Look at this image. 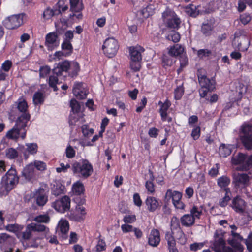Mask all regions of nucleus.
I'll list each match as a JSON object with an SVG mask.
<instances>
[{"label": "nucleus", "instance_id": "obj_1", "mask_svg": "<svg viewBox=\"0 0 252 252\" xmlns=\"http://www.w3.org/2000/svg\"><path fill=\"white\" fill-rule=\"evenodd\" d=\"M19 182V177L16 169L12 167L9 169L1 179V189L7 195Z\"/></svg>", "mask_w": 252, "mask_h": 252}, {"label": "nucleus", "instance_id": "obj_2", "mask_svg": "<svg viewBox=\"0 0 252 252\" xmlns=\"http://www.w3.org/2000/svg\"><path fill=\"white\" fill-rule=\"evenodd\" d=\"M71 169L74 174L84 179L90 177L93 172V166L86 159H82L80 162H74L72 164Z\"/></svg>", "mask_w": 252, "mask_h": 252}, {"label": "nucleus", "instance_id": "obj_3", "mask_svg": "<svg viewBox=\"0 0 252 252\" xmlns=\"http://www.w3.org/2000/svg\"><path fill=\"white\" fill-rule=\"evenodd\" d=\"M16 103L17 109L22 113L18 117L16 124L20 125L21 128H25L31 119V115L28 112V103L25 99L22 98L18 99Z\"/></svg>", "mask_w": 252, "mask_h": 252}, {"label": "nucleus", "instance_id": "obj_4", "mask_svg": "<svg viewBox=\"0 0 252 252\" xmlns=\"http://www.w3.org/2000/svg\"><path fill=\"white\" fill-rule=\"evenodd\" d=\"M70 64V62L65 60L59 63L57 66L53 69V73L57 76H50L48 79V84L50 87L53 88L54 91L58 90L56 85L59 84L57 76L61 75L63 71H68L69 70Z\"/></svg>", "mask_w": 252, "mask_h": 252}, {"label": "nucleus", "instance_id": "obj_5", "mask_svg": "<svg viewBox=\"0 0 252 252\" xmlns=\"http://www.w3.org/2000/svg\"><path fill=\"white\" fill-rule=\"evenodd\" d=\"M162 18L167 27L176 29L179 28L181 20L175 13L170 9L167 8L163 12Z\"/></svg>", "mask_w": 252, "mask_h": 252}, {"label": "nucleus", "instance_id": "obj_6", "mask_svg": "<svg viewBox=\"0 0 252 252\" xmlns=\"http://www.w3.org/2000/svg\"><path fill=\"white\" fill-rule=\"evenodd\" d=\"M251 177L248 174L236 173L233 175L232 184L237 190L245 189L250 184Z\"/></svg>", "mask_w": 252, "mask_h": 252}, {"label": "nucleus", "instance_id": "obj_7", "mask_svg": "<svg viewBox=\"0 0 252 252\" xmlns=\"http://www.w3.org/2000/svg\"><path fill=\"white\" fill-rule=\"evenodd\" d=\"M24 13L13 15L5 18L2 22L3 26L7 29L13 30L18 28L23 23Z\"/></svg>", "mask_w": 252, "mask_h": 252}, {"label": "nucleus", "instance_id": "obj_8", "mask_svg": "<svg viewBox=\"0 0 252 252\" xmlns=\"http://www.w3.org/2000/svg\"><path fill=\"white\" fill-rule=\"evenodd\" d=\"M119 48L118 42L114 38H108L105 40L102 49L104 54L109 58L114 56Z\"/></svg>", "mask_w": 252, "mask_h": 252}, {"label": "nucleus", "instance_id": "obj_9", "mask_svg": "<svg viewBox=\"0 0 252 252\" xmlns=\"http://www.w3.org/2000/svg\"><path fill=\"white\" fill-rule=\"evenodd\" d=\"M52 206L58 212L64 213L69 210L70 207V199L66 195L62 197L52 203Z\"/></svg>", "mask_w": 252, "mask_h": 252}, {"label": "nucleus", "instance_id": "obj_10", "mask_svg": "<svg viewBox=\"0 0 252 252\" xmlns=\"http://www.w3.org/2000/svg\"><path fill=\"white\" fill-rule=\"evenodd\" d=\"M25 146H21L19 149L25 159H27L30 155H34L38 151V146L35 143H26Z\"/></svg>", "mask_w": 252, "mask_h": 252}, {"label": "nucleus", "instance_id": "obj_11", "mask_svg": "<svg viewBox=\"0 0 252 252\" xmlns=\"http://www.w3.org/2000/svg\"><path fill=\"white\" fill-rule=\"evenodd\" d=\"M73 93L77 99H83L86 98L88 91L82 83L77 82L74 85Z\"/></svg>", "mask_w": 252, "mask_h": 252}, {"label": "nucleus", "instance_id": "obj_12", "mask_svg": "<svg viewBox=\"0 0 252 252\" xmlns=\"http://www.w3.org/2000/svg\"><path fill=\"white\" fill-rule=\"evenodd\" d=\"M198 81L201 87L207 88L210 90H214L215 83L213 80H210L204 75L197 74Z\"/></svg>", "mask_w": 252, "mask_h": 252}, {"label": "nucleus", "instance_id": "obj_13", "mask_svg": "<svg viewBox=\"0 0 252 252\" xmlns=\"http://www.w3.org/2000/svg\"><path fill=\"white\" fill-rule=\"evenodd\" d=\"M231 207L239 213H243L245 209V202L239 196L234 197L231 204Z\"/></svg>", "mask_w": 252, "mask_h": 252}, {"label": "nucleus", "instance_id": "obj_14", "mask_svg": "<svg viewBox=\"0 0 252 252\" xmlns=\"http://www.w3.org/2000/svg\"><path fill=\"white\" fill-rule=\"evenodd\" d=\"M35 169L32 163L27 165L22 172V176L27 181H31L35 177Z\"/></svg>", "mask_w": 252, "mask_h": 252}, {"label": "nucleus", "instance_id": "obj_15", "mask_svg": "<svg viewBox=\"0 0 252 252\" xmlns=\"http://www.w3.org/2000/svg\"><path fill=\"white\" fill-rule=\"evenodd\" d=\"M247 155L244 154L239 153L236 156H233L231 159L232 164L234 165H240L239 167H237L238 170H245V169H241L245 163L246 162Z\"/></svg>", "mask_w": 252, "mask_h": 252}, {"label": "nucleus", "instance_id": "obj_16", "mask_svg": "<svg viewBox=\"0 0 252 252\" xmlns=\"http://www.w3.org/2000/svg\"><path fill=\"white\" fill-rule=\"evenodd\" d=\"M160 241L159 231L157 229L152 230L148 239L149 244L153 247H157Z\"/></svg>", "mask_w": 252, "mask_h": 252}, {"label": "nucleus", "instance_id": "obj_17", "mask_svg": "<svg viewBox=\"0 0 252 252\" xmlns=\"http://www.w3.org/2000/svg\"><path fill=\"white\" fill-rule=\"evenodd\" d=\"M32 227L31 226L30 224L27 225L25 231H20L17 234V237L20 240H29L32 236L33 231L32 229Z\"/></svg>", "mask_w": 252, "mask_h": 252}, {"label": "nucleus", "instance_id": "obj_18", "mask_svg": "<svg viewBox=\"0 0 252 252\" xmlns=\"http://www.w3.org/2000/svg\"><path fill=\"white\" fill-rule=\"evenodd\" d=\"M51 188L52 194L57 196L63 193L64 186L59 181H55L51 184Z\"/></svg>", "mask_w": 252, "mask_h": 252}, {"label": "nucleus", "instance_id": "obj_19", "mask_svg": "<svg viewBox=\"0 0 252 252\" xmlns=\"http://www.w3.org/2000/svg\"><path fill=\"white\" fill-rule=\"evenodd\" d=\"M131 60L141 61L142 57L141 53L144 51V49L141 46L130 47L129 49Z\"/></svg>", "mask_w": 252, "mask_h": 252}, {"label": "nucleus", "instance_id": "obj_20", "mask_svg": "<svg viewBox=\"0 0 252 252\" xmlns=\"http://www.w3.org/2000/svg\"><path fill=\"white\" fill-rule=\"evenodd\" d=\"M145 203L150 212H154L159 206L158 200L154 197H148Z\"/></svg>", "mask_w": 252, "mask_h": 252}, {"label": "nucleus", "instance_id": "obj_21", "mask_svg": "<svg viewBox=\"0 0 252 252\" xmlns=\"http://www.w3.org/2000/svg\"><path fill=\"white\" fill-rule=\"evenodd\" d=\"M173 233H170L168 231L166 233L165 239L167 242L168 248L170 252L173 251L177 250L176 247L175 240L173 236Z\"/></svg>", "mask_w": 252, "mask_h": 252}, {"label": "nucleus", "instance_id": "obj_22", "mask_svg": "<svg viewBox=\"0 0 252 252\" xmlns=\"http://www.w3.org/2000/svg\"><path fill=\"white\" fill-rule=\"evenodd\" d=\"M59 226L60 232L62 233V237L64 239H66L67 238L66 234L69 229L68 221L65 220H61L59 222Z\"/></svg>", "mask_w": 252, "mask_h": 252}, {"label": "nucleus", "instance_id": "obj_23", "mask_svg": "<svg viewBox=\"0 0 252 252\" xmlns=\"http://www.w3.org/2000/svg\"><path fill=\"white\" fill-rule=\"evenodd\" d=\"M158 104L160 105L159 112L163 121H165L167 117V111L171 105V103L168 100H166L164 103L159 101Z\"/></svg>", "mask_w": 252, "mask_h": 252}, {"label": "nucleus", "instance_id": "obj_24", "mask_svg": "<svg viewBox=\"0 0 252 252\" xmlns=\"http://www.w3.org/2000/svg\"><path fill=\"white\" fill-rule=\"evenodd\" d=\"M182 225L186 227H190L192 226L195 222L194 218L190 214H185L183 215L180 219Z\"/></svg>", "mask_w": 252, "mask_h": 252}, {"label": "nucleus", "instance_id": "obj_25", "mask_svg": "<svg viewBox=\"0 0 252 252\" xmlns=\"http://www.w3.org/2000/svg\"><path fill=\"white\" fill-rule=\"evenodd\" d=\"M231 182L230 179L226 176H222L217 179V185L224 191L226 189H230L228 187Z\"/></svg>", "mask_w": 252, "mask_h": 252}, {"label": "nucleus", "instance_id": "obj_26", "mask_svg": "<svg viewBox=\"0 0 252 252\" xmlns=\"http://www.w3.org/2000/svg\"><path fill=\"white\" fill-rule=\"evenodd\" d=\"M237 48L241 51L247 50L250 44L249 36L244 37L243 39L239 40L236 42Z\"/></svg>", "mask_w": 252, "mask_h": 252}, {"label": "nucleus", "instance_id": "obj_27", "mask_svg": "<svg viewBox=\"0 0 252 252\" xmlns=\"http://www.w3.org/2000/svg\"><path fill=\"white\" fill-rule=\"evenodd\" d=\"M16 125L19 126L20 128H15V126H14L11 129L9 130L6 133V137L10 139H17L18 138L20 131L22 129H24L25 128H21L20 125H17L16 123Z\"/></svg>", "mask_w": 252, "mask_h": 252}, {"label": "nucleus", "instance_id": "obj_28", "mask_svg": "<svg viewBox=\"0 0 252 252\" xmlns=\"http://www.w3.org/2000/svg\"><path fill=\"white\" fill-rule=\"evenodd\" d=\"M241 140L245 146L248 150L252 149V134L243 135L241 136Z\"/></svg>", "mask_w": 252, "mask_h": 252}, {"label": "nucleus", "instance_id": "obj_29", "mask_svg": "<svg viewBox=\"0 0 252 252\" xmlns=\"http://www.w3.org/2000/svg\"><path fill=\"white\" fill-rule=\"evenodd\" d=\"M45 98L43 93L40 91L36 92L33 96V103L37 106L43 104L44 102Z\"/></svg>", "mask_w": 252, "mask_h": 252}, {"label": "nucleus", "instance_id": "obj_30", "mask_svg": "<svg viewBox=\"0 0 252 252\" xmlns=\"http://www.w3.org/2000/svg\"><path fill=\"white\" fill-rule=\"evenodd\" d=\"M225 245V242L222 237L216 239L212 247L216 252H222V250Z\"/></svg>", "mask_w": 252, "mask_h": 252}, {"label": "nucleus", "instance_id": "obj_31", "mask_svg": "<svg viewBox=\"0 0 252 252\" xmlns=\"http://www.w3.org/2000/svg\"><path fill=\"white\" fill-rule=\"evenodd\" d=\"M224 196L219 201V204L220 207H225L232 197V193L230 189H225Z\"/></svg>", "mask_w": 252, "mask_h": 252}, {"label": "nucleus", "instance_id": "obj_32", "mask_svg": "<svg viewBox=\"0 0 252 252\" xmlns=\"http://www.w3.org/2000/svg\"><path fill=\"white\" fill-rule=\"evenodd\" d=\"M85 188L82 183L77 181L72 186V191L76 195H81L84 193Z\"/></svg>", "mask_w": 252, "mask_h": 252}, {"label": "nucleus", "instance_id": "obj_33", "mask_svg": "<svg viewBox=\"0 0 252 252\" xmlns=\"http://www.w3.org/2000/svg\"><path fill=\"white\" fill-rule=\"evenodd\" d=\"M231 152V145H226L224 144H221L219 148V154L223 157H226L230 155Z\"/></svg>", "mask_w": 252, "mask_h": 252}, {"label": "nucleus", "instance_id": "obj_34", "mask_svg": "<svg viewBox=\"0 0 252 252\" xmlns=\"http://www.w3.org/2000/svg\"><path fill=\"white\" fill-rule=\"evenodd\" d=\"M248 36V34L245 30L243 29H238L234 33L233 43L236 45V42H237L238 40L243 39L244 37H247Z\"/></svg>", "mask_w": 252, "mask_h": 252}, {"label": "nucleus", "instance_id": "obj_35", "mask_svg": "<svg viewBox=\"0 0 252 252\" xmlns=\"http://www.w3.org/2000/svg\"><path fill=\"white\" fill-rule=\"evenodd\" d=\"M57 4L59 9L56 10L55 11L52 10L51 11V13H52V16L59 14L61 13L62 12H64L68 9V6L67 5H65L64 0H59Z\"/></svg>", "mask_w": 252, "mask_h": 252}, {"label": "nucleus", "instance_id": "obj_36", "mask_svg": "<svg viewBox=\"0 0 252 252\" xmlns=\"http://www.w3.org/2000/svg\"><path fill=\"white\" fill-rule=\"evenodd\" d=\"M184 49L183 46L181 45L177 44L173 47L171 48L169 50L168 54L171 56H178L181 54H182L184 52Z\"/></svg>", "mask_w": 252, "mask_h": 252}, {"label": "nucleus", "instance_id": "obj_37", "mask_svg": "<svg viewBox=\"0 0 252 252\" xmlns=\"http://www.w3.org/2000/svg\"><path fill=\"white\" fill-rule=\"evenodd\" d=\"M69 69L71 70L69 73V75L73 77L78 75L80 71V66L79 63L76 62H71L70 64Z\"/></svg>", "mask_w": 252, "mask_h": 252}, {"label": "nucleus", "instance_id": "obj_38", "mask_svg": "<svg viewBox=\"0 0 252 252\" xmlns=\"http://www.w3.org/2000/svg\"><path fill=\"white\" fill-rule=\"evenodd\" d=\"M70 11L79 12L83 8L82 4H79V0H70Z\"/></svg>", "mask_w": 252, "mask_h": 252}, {"label": "nucleus", "instance_id": "obj_39", "mask_svg": "<svg viewBox=\"0 0 252 252\" xmlns=\"http://www.w3.org/2000/svg\"><path fill=\"white\" fill-rule=\"evenodd\" d=\"M180 35L178 32L175 30H171L168 32V35L166 36V39L168 40L173 41L174 43H177L179 41L180 39Z\"/></svg>", "mask_w": 252, "mask_h": 252}, {"label": "nucleus", "instance_id": "obj_40", "mask_svg": "<svg viewBox=\"0 0 252 252\" xmlns=\"http://www.w3.org/2000/svg\"><path fill=\"white\" fill-rule=\"evenodd\" d=\"M166 196L172 197L173 203L181 200L182 198V194L180 192L174 191L172 192L170 189L167 190Z\"/></svg>", "mask_w": 252, "mask_h": 252}, {"label": "nucleus", "instance_id": "obj_41", "mask_svg": "<svg viewBox=\"0 0 252 252\" xmlns=\"http://www.w3.org/2000/svg\"><path fill=\"white\" fill-rule=\"evenodd\" d=\"M171 232L170 233L174 234V231H178L180 230L181 229L180 221L179 219L177 217L174 216L172 218L171 220Z\"/></svg>", "mask_w": 252, "mask_h": 252}, {"label": "nucleus", "instance_id": "obj_42", "mask_svg": "<svg viewBox=\"0 0 252 252\" xmlns=\"http://www.w3.org/2000/svg\"><path fill=\"white\" fill-rule=\"evenodd\" d=\"M213 27L208 23H203L201 26V32L205 36H208L212 33Z\"/></svg>", "mask_w": 252, "mask_h": 252}, {"label": "nucleus", "instance_id": "obj_43", "mask_svg": "<svg viewBox=\"0 0 252 252\" xmlns=\"http://www.w3.org/2000/svg\"><path fill=\"white\" fill-rule=\"evenodd\" d=\"M23 229V226L19 225L18 224H8L6 226V230L11 232H14L15 233L16 235H17V234H18V232H20V231H22Z\"/></svg>", "mask_w": 252, "mask_h": 252}, {"label": "nucleus", "instance_id": "obj_44", "mask_svg": "<svg viewBox=\"0 0 252 252\" xmlns=\"http://www.w3.org/2000/svg\"><path fill=\"white\" fill-rule=\"evenodd\" d=\"M190 215L194 218V220H195V219H200V216L202 214V209L201 207L193 206L190 209Z\"/></svg>", "mask_w": 252, "mask_h": 252}, {"label": "nucleus", "instance_id": "obj_45", "mask_svg": "<svg viewBox=\"0 0 252 252\" xmlns=\"http://www.w3.org/2000/svg\"><path fill=\"white\" fill-rule=\"evenodd\" d=\"M5 155L8 159H13L18 157V153L16 149L9 148L5 150Z\"/></svg>", "mask_w": 252, "mask_h": 252}, {"label": "nucleus", "instance_id": "obj_46", "mask_svg": "<svg viewBox=\"0 0 252 252\" xmlns=\"http://www.w3.org/2000/svg\"><path fill=\"white\" fill-rule=\"evenodd\" d=\"M33 165L34 168L39 171H42L46 169V164L45 162L39 160H35Z\"/></svg>", "mask_w": 252, "mask_h": 252}, {"label": "nucleus", "instance_id": "obj_47", "mask_svg": "<svg viewBox=\"0 0 252 252\" xmlns=\"http://www.w3.org/2000/svg\"><path fill=\"white\" fill-rule=\"evenodd\" d=\"M184 92V88L183 87V83L177 87L174 91L175 98L177 100L180 99L182 96Z\"/></svg>", "mask_w": 252, "mask_h": 252}, {"label": "nucleus", "instance_id": "obj_48", "mask_svg": "<svg viewBox=\"0 0 252 252\" xmlns=\"http://www.w3.org/2000/svg\"><path fill=\"white\" fill-rule=\"evenodd\" d=\"M30 225L32 227V229L33 232H43L46 229L45 226L43 224L32 222L30 223Z\"/></svg>", "mask_w": 252, "mask_h": 252}, {"label": "nucleus", "instance_id": "obj_49", "mask_svg": "<svg viewBox=\"0 0 252 252\" xmlns=\"http://www.w3.org/2000/svg\"><path fill=\"white\" fill-rule=\"evenodd\" d=\"M71 110L74 113H77L80 110V105L75 99H71L70 103Z\"/></svg>", "mask_w": 252, "mask_h": 252}, {"label": "nucleus", "instance_id": "obj_50", "mask_svg": "<svg viewBox=\"0 0 252 252\" xmlns=\"http://www.w3.org/2000/svg\"><path fill=\"white\" fill-rule=\"evenodd\" d=\"M212 54L211 51L205 49H200L197 51V56L200 59H203L205 57H208Z\"/></svg>", "mask_w": 252, "mask_h": 252}, {"label": "nucleus", "instance_id": "obj_51", "mask_svg": "<svg viewBox=\"0 0 252 252\" xmlns=\"http://www.w3.org/2000/svg\"><path fill=\"white\" fill-rule=\"evenodd\" d=\"M141 61L137 60H131L130 67L134 71H138L141 67Z\"/></svg>", "mask_w": 252, "mask_h": 252}, {"label": "nucleus", "instance_id": "obj_52", "mask_svg": "<svg viewBox=\"0 0 252 252\" xmlns=\"http://www.w3.org/2000/svg\"><path fill=\"white\" fill-rule=\"evenodd\" d=\"M242 131L244 135L250 134L252 132V123L244 124L242 127Z\"/></svg>", "mask_w": 252, "mask_h": 252}, {"label": "nucleus", "instance_id": "obj_53", "mask_svg": "<svg viewBox=\"0 0 252 252\" xmlns=\"http://www.w3.org/2000/svg\"><path fill=\"white\" fill-rule=\"evenodd\" d=\"M188 12L191 16L194 17H195L199 13V11L197 10V7L193 5L190 6V7L189 9Z\"/></svg>", "mask_w": 252, "mask_h": 252}, {"label": "nucleus", "instance_id": "obj_54", "mask_svg": "<svg viewBox=\"0 0 252 252\" xmlns=\"http://www.w3.org/2000/svg\"><path fill=\"white\" fill-rule=\"evenodd\" d=\"M191 136L194 140H197L200 135V128L199 126H196L193 128L191 132Z\"/></svg>", "mask_w": 252, "mask_h": 252}, {"label": "nucleus", "instance_id": "obj_55", "mask_svg": "<svg viewBox=\"0 0 252 252\" xmlns=\"http://www.w3.org/2000/svg\"><path fill=\"white\" fill-rule=\"evenodd\" d=\"M33 220L38 223L47 222V214L40 215L36 216L33 219Z\"/></svg>", "mask_w": 252, "mask_h": 252}, {"label": "nucleus", "instance_id": "obj_56", "mask_svg": "<svg viewBox=\"0 0 252 252\" xmlns=\"http://www.w3.org/2000/svg\"><path fill=\"white\" fill-rule=\"evenodd\" d=\"M124 221L126 223H132L135 221V215H126L123 218Z\"/></svg>", "mask_w": 252, "mask_h": 252}, {"label": "nucleus", "instance_id": "obj_57", "mask_svg": "<svg viewBox=\"0 0 252 252\" xmlns=\"http://www.w3.org/2000/svg\"><path fill=\"white\" fill-rule=\"evenodd\" d=\"M62 48L63 50H66L69 51V53L72 52V46L70 43V41L68 40H64L62 44Z\"/></svg>", "mask_w": 252, "mask_h": 252}, {"label": "nucleus", "instance_id": "obj_58", "mask_svg": "<svg viewBox=\"0 0 252 252\" xmlns=\"http://www.w3.org/2000/svg\"><path fill=\"white\" fill-rule=\"evenodd\" d=\"M66 155L68 158H71L75 156V151L70 145H69L66 149Z\"/></svg>", "mask_w": 252, "mask_h": 252}, {"label": "nucleus", "instance_id": "obj_59", "mask_svg": "<svg viewBox=\"0 0 252 252\" xmlns=\"http://www.w3.org/2000/svg\"><path fill=\"white\" fill-rule=\"evenodd\" d=\"M240 20L243 24L246 25L251 21V17L248 14H243L240 16Z\"/></svg>", "mask_w": 252, "mask_h": 252}, {"label": "nucleus", "instance_id": "obj_60", "mask_svg": "<svg viewBox=\"0 0 252 252\" xmlns=\"http://www.w3.org/2000/svg\"><path fill=\"white\" fill-rule=\"evenodd\" d=\"M251 166H252V155L249 157L247 156L246 162L241 169H245V171H246Z\"/></svg>", "mask_w": 252, "mask_h": 252}, {"label": "nucleus", "instance_id": "obj_61", "mask_svg": "<svg viewBox=\"0 0 252 252\" xmlns=\"http://www.w3.org/2000/svg\"><path fill=\"white\" fill-rule=\"evenodd\" d=\"M12 62L10 60H6L2 63L1 66V68L2 70L6 72L9 71L12 67Z\"/></svg>", "mask_w": 252, "mask_h": 252}, {"label": "nucleus", "instance_id": "obj_62", "mask_svg": "<svg viewBox=\"0 0 252 252\" xmlns=\"http://www.w3.org/2000/svg\"><path fill=\"white\" fill-rule=\"evenodd\" d=\"M47 200V199L45 198L44 196L39 194L36 197V204L39 206H43L45 204Z\"/></svg>", "mask_w": 252, "mask_h": 252}, {"label": "nucleus", "instance_id": "obj_63", "mask_svg": "<svg viewBox=\"0 0 252 252\" xmlns=\"http://www.w3.org/2000/svg\"><path fill=\"white\" fill-rule=\"evenodd\" d=\"M58 38V34L57 32H51L48 33V44L55 43L56 44V40Z\"/></svg>", "mask_w": 252, "mask_h": 252}, {"label": "nucleus", "instance_id": "obj_64", "mask_svg": "<svg viewBox=\"0 0 252 252\" xmlns=\"http://www.w3.org/2000/svg\"><path fill=\"white\" fill-rule=\"evenodd\" d=\"M163 66L165 67L166 66H171L173 64V61L170 58L167 56H164L162 60Z\"/></svg>", "mask_w": 252, "mask_h": 252}]
</instances>
